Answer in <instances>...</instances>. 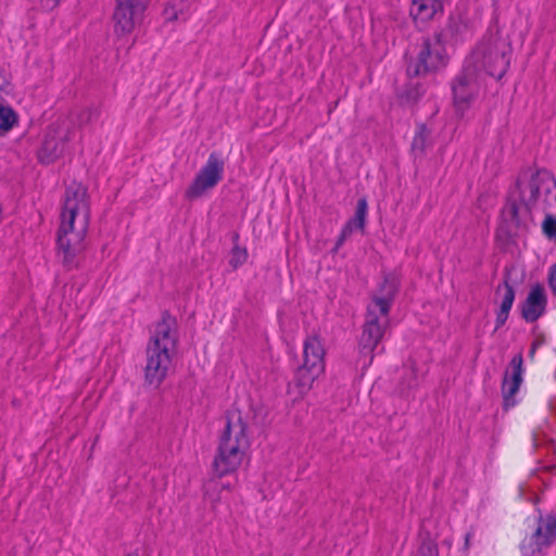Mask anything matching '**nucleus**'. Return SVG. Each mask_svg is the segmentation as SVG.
I'll return each instance as SVG.
<instances>
[{
  "label": "nucleus",
  "mask_w": 556,
  "mask_h": 556,
  "mask_svg": "<svg viewBox=\"0 0 556 556\" xmlns=\"http://www.w3.org/2000/svg\"><path fill=\"white\" fill-rule=\"evenodd\" d=\"M556 538V517L546 515L540 517L534 531L525 538L521 549L526 556H534L548 547Z\"/></svg>",
  "instance_id": "9b49d317"
},
{
  "label": "nucleus",
  "mask_w": 556,
  "mask_h": 556,
  "mask_svg": "<svg viewBox=\"0 0 556 556\" xmlns=\"http://www.w3.org/2000/svg\"><path fill=\"white\" fill-rule=\"evenodd\" d=\"M430 137V131L428 130L425 124H418L416 126L414 137L412 140L410 150L415 154V156H422L427 147Z\"/></svg>",
  "instance_id": "4be33fe9"
},
{
  "label": "nucleus",
  "mask_w": 556,
  "mask_h": 556,
  "mask_svg": "<svg viewBox=\"0 0 556 556\" xmlns=\"http://www.w3.org/2000/svg\"><path fill=\"white\" fill-rule=\"evenodd\" d=\"M224 170L225 163L223 159L218 153L212 152L187 188L185 198L192 201L204 195L207 190L213 189L222 181Z\"/></svg>",
  "instance_id": "6e6552de"
},
{
  "label": "nucleus",
  "mask_w": 556,
  "mask_h": 556,
  "mask_svg": "<svg viewBox=\"0 0 556 556\" xmlns=\"http://www.w3.org/2000/svg\"><path fill=\"white\" fill-rule=\"evenodd\" d=\"M547 304V295L543 285H533L522 306L521 313H544Z\"/></svg>",
  "instance_id": "a211bd4d"
},
{
  "label": "nucleus",
  "mask_w": 556,
  "mask_h": 556,
  "mask_svg": "<svg viewBox=\"0 0 556 556\" xmlns=\"http://www.w3.org/2000/svg\"><path fill=\"white\" fill-rule=\"evenodd\" d=\"M15 122L14 111L10 108L0 106V134L9 131Z\"/></svg>",
  "instance_id": "a878e982"
},
{
  "label": "nucleus",
  "mask_w": 556,
  "mask_h": 556,
  "mask_svg": "<svg viewBox=\"0 0 556 556\" xmlns=\"http://www.w3.org/2000/svg\"><path fill=\"white\" fill-rule=\"evenodd\" d=\"M251 440L248 426L240 417L229 419L220 438L213 470L218 477L232 475L250 463Z\"/></svg>",
  "instance_id": "7ed1b4c3"
},
{
  "label": "nucleus",
  "mask_w": 556,
  "mask_h": 556,
  "mask_svg": "<svg viewBox=\"0 0 556 556\" xmlns=\"http://www.w3.org/2000/svg\"><path fill=\"white\" fill-rule=\"evenodd\" d=\"M544 342H545L544 337L543 336H538L533 340L532 344H536V348L539 349Z\"/></svg>",
  "instance_id": "2f4dec72"
},
{
  "label": "nucleus",
  "mask_w": 556,
  "mask_h": 556,
  "mask_svg": "<svg viewBox=\"0 0 556 556\" xmlns=\"http://www.w3.org/2000/svg\"><path fill=\"white\" fill-rule=\"evenodd\" d=\"M323 374L324 372H313L312 368L300 366L296 369L293 379L288 383L287 393L289 399L292 402H298L304 399L312 390L314 382Z\"/></svg>",
  "instance_id": "ddd939ff"
},
{
  "label": "nucleus",
  "mask_w": 556,
  "mask_h": 556,
  "mask_svg": "<svg viewBox=\"0 0 556 556\" xmlns=\"http://www.w3.org/2000/svg\"><path fill=\"white\" fill-rule=\"evenodd\" d=\"M389 324V315H368L358 340L359 356L357 364L361 365L363 369L371 365L374 351L383 338Z\"/></svg>",
  "instance_id": "0eeeda50"
},
{
  "label": "nucleus",
  "mask_w": 556,
  "mask_h": 556,
  "mask_svg": "<svg viewBox=\"0 0 556 556\" xmlns=\"http://www.w3.org/2000/svg\"><path fill=\"white\" fill-rule=\"evenodd\" d=\"M127 556H140L138 552L129 553Z\"/></svg>",
  "instance_id": "e433bc0d"
},
{
  "label": "nucleus",
  "mask_w": 556,
  "mask_h": 556,
  "mask_svg": "<svg viewBox=\"0 0 556 556\" xmlns=\"http://www.w3.org/2000/svg\"><path fill=\"white\" fill-rule=\"evenodd\" d=\"M533 444L536 448L546 447L547 453H556V444L554 440L549 439L544 432H535L533 434Z\"/></svg>",
  "instance_id": "bb28decb"
},
{
  "label": "nucleus",
  "mask_w": 556,
  "mask_h": 556,
  "mask_svg": "<svg viewBox=\"0 0 556 556\" xmlns=\"http://www.w3.org/2000/svg\"><path fill=\"white\" fill-rule=\"evenodd\" d=\"M176 320L172 315L163 316L151 330L144 368L146 383L157 389L165 380L176 346Z\"/></svg>",
  "instance_id": "f03ea898"
},
{
  "label": "nucleus",
  "mask_w": 556,
  "mask_h": 556,
  "mask_svg": "<svg viewBox=\"0 0 556 556\" xmlns=\"http://www.w3.org/2000/svg\"><path fill=\"white\" fill-rule=\"evenodd\" d=\"M452 92L456 110L464 113L479 92L477 71L469 63L453 80Z\"/></svg>",
  "instance_id": "9d476101"
},
{
  "label": "nucleus",
  "mask_w": 556,
  "mask_h": 556,
  "mask_svg": "<svg viewBox=\"0 0 556 556\" xmlns=\"http://www.w3.org/2000/svg\"><path fill=\"white\" fill-rule=\"evenodd\" d=\"M510 270L505 269L503 285L496 289V301L500 303V313H509L515 300V290L509 281Z\"/></svg>",
  "instance_id": "aec40b11"
},
{
  "label": "nucleus",
  "mask_w": 556,
  "mask_h": 556,
  "mask_svg": "<svg viewBox=\"0 0 556 556\" xmlns=\"http://www.w3.org/2000/svg\"><path fill=\"white\" fill-rule=\"evenodd\" d=\"M396 293V283L393 279H384L377 294L374 296V302L380 313H389L391 304Z\"/></svg>",
  "instance_id": "6ab92c4d"
},
{
  "label": "nucleus",
  "mask_w": 556,
  "mask_h": 556,
  "mask_svg": "<svg viewBox=\"0 0 556 556\" xmlns=\"http://www.w3.org/2000/svg\"><path fill=\"white\" fill-rule=\"evenodd\" d=\"M425 372H426V370L424 367L412 366V378L407 382L408 388H413V387L417 386L418 378L422 377L425 375Z\"/></svg>",
  "instance_id": "c85d7f7f"
},
{
  "label": "nucleus",
  "mask_w": 556,
  "mask_h": 556,
  "mask_svg": "<svg viewBox=\"0 0 556 556\" xmlns=\"http://www.w3.org/2000/svg\"><path fill=\"white\" fill-rule=\"evenodd\" d=\"M232 242L233 245L230 251L229 265L236 270L248 261L249 254L245 248L239 245V233H233Z\"/></svg>",
  "instance_id": "b1692460"
},
{
  "label": "nucleus",
  "mask_w": 556,
  "mask_h": 556,
  "mask_svg": "<svg viewBox=\"0 0 556 556\" xmlns=\"http://www.w3.org/2000/svg\"><path fill=\"white\" fill-rule=\"evenodd\" d=\"M510 52L511 47L506 38L500 33L489 34L472 52L470 65L501 79L509 67Z\"/></svg>",
  "instance_id": "39448f33"
},
{
  "label": "nucleus",
  "mask_w": 556,
  "mask_h": 556,
  "mask_svg": "<svg viewBox=\"0 0 556 556\" xmlns=\"http://www.w3.org/2000/svg\"><path fill=\"white\" fill-rule=\"evenodd\" d=\"M517 189L527 213L536 207L546 210L556 203V179L546 169L525 173L517 180Z\"/></svg>",
  "instance_id": "20e7f679"
},
{
  "label": "nucleus",
  "mask_w": 556,
  "mask_h": 556,
  "mask_svg": "<svg viewBox=\"0 0 556 556\" xmlns=\"http://www.w3.org/2000/svg\"><path fill=\"white\" fill-rule=\"evenodd\" d=\"M542 232L549 240H556V217L546 214L542 223Z\"/></svg>",
  "instance_id": "cd10ccee"
},
{
  "label": "nucleus",
  "mask_w": 556,
  "mask_h": 556,
  "mask_svg": "<svg viewBox=\"0 0 556 556\" xmlns=\"http://www.w3.org/2000/svg\"><path fill=\"white\" fill-rule=\"evenodd\" d=\"M351 235L348 232V230L341 229L340 235L337 239L336 245L333 248V253H337L339 251V249L343 245V243Z\"/></svg>",
  "instance_id": "7c9ffc66"
},
{
  "label": "nucleus",
  "mask_w": 556,
  "mask_h": 556,
  "mask_svg": "<svg viewBox=\"0 0 556 556\" xmlns=\"http://www.w3.org/2000/svg\"><path fill=\"white\" fill-rule=\"evenodd\" d=\"M504 321H505V319H500V320H498V325L504 324Z\"/></svg>",
  "instance_id": "4c0bfd02"
},
{
  "label": "nucleus",
  "mask_w": 556,
  "mask_h": 556,
  "mask_svg": "<svg viewBox=\"0 0 556 556\" xmlns=\"http://www.w3.org/2000/svg\"><path fill=\"white\" fill-rule=\"evenodd\" d=\"M366 216L367 201L365 199H361L357 201L354 217L348 220L342 229L348 230L350 235L356 230L363 231L366 225Z\"/></svg>",
  "instance_id": "412c9836"
},
{
  "label": "nucleus",
  "mask_w": 556,
  "mask_h": 556,
  "mask_svg": "<svg viewBox=\"0 0 556 556\" xmlns=\"http://www.w3.org/2000/svg\"><path fill=\"white\" fill-rule=\"evenodd\" d=\"M150 0H117L114 11V33L118 37L130 35L141 25Z\"/></svg>",
  "instance_id": "1a4fd4ad"
},
{
  "label": "nucleus",
  "mask_w": 556,
  "mask_h": 556,
  "mask_svg": "<svg viewBox=\"0 0 556 556\" xmlns=\"http://www.w3.org/2000/svg\"><path fill=\"white\" fill-rule=\"evenodd\" d=\"M522 206L525 207L521 202L518 203L516 200H511L506 204L504 208V215L516 228H519L522 224Z\"/></svg>",
  "instance_id": "393cba45"
},
{
  "label": "nucleus",
  "mask_w": 556,
  "mask_h": 556,
  "mask_svg": "<svg viewBox=\"0 0 556 556\" xmlns=\"http://www.w3.org/2000/svg\"><path fill=\"white\" fill-rule=\"evenodd\" d=\"M447 0H413L410 16L416 24L425 25L432 21L438 14H443L444 4Z\"/></svg>",
  "instance_id": "dca6fc26"
},
{
  "label": "nucleus",
  "mask_w": 556,
  "mask_h": 556,
  "mask_svg": "<svg viewBox=\"0 0 556 556\" xmlns=\"http://www.w3.org/2000/svg\"><path fill=\"white\" fill-rule=\"evenodd\" d=\"M540 315H530V314H527V315H523L525 319L527 321H530V323H533L536 320V318L539 317Z\"/></svg>",
  "instance_id": "72a5a7b5"
},
{
  "label": "nucleus",
  "mask_w": 556,
  "mask_h": 556,
  "mask_svg": "<svg viewBox=\"0 0 556 556\" xmlns=\"http://www.w3.org/2000/svg\"><path fill=\"white\" fill-rule=\"evenodd\" d=\"M538 350L536 344H531L530 351H529V357L533 358L535 351Z\"/></svg>",
  "instance_id": "f704fd0d"
},
{
  "label": "nucleus",
  "mask_w": 556,
  "mask_h": 556,
  "mask_svg": "<svg viewBox=\"0 0 556 556\" xmlns=\"http://www.w3.org/2000/svg\"><path fill=\"white\" fill-rule=\"evenodd\" d=\"M189 7L184 1H173L164 9V17L166 21H187L190 17Z\"/></svg>",
  "instance_id": "5701e85b"
},
{
  "label": "nucleus",
  "mask_w": 556,
  "mask_h": 556,
  "mask_svg": "<svg viewBox=\"0 0 556 556\" xmlns=\"http://www.w3.org/2000/svg\"><path fill=\"white\" fill-rule=\"evenodd\" d=\"M90 220V207L87 189L72 182L64 192L58 230V249L63 263L76 264V256L84 250V241Z\"/></svg>",
  "instance_id": "f257e3e1"
},
{
  "label": "nucleus",
  "mask_w": 556,
  "mask_h": 556,
  "mask_svg": "<svg viewBox=\"0 0 556 556\" xmlns=\"http://www.w3.org/2000/svg\"><path fill=\"white\" fill-rule=\"evenodd\" d=\"M302 366L312 368L313 372L325 371V349L318 337L311 336L304 341Z\"/></svg>",
  "instance_id": "2eb2a0df"
},
{
  "label": "nucleus",
  "mask_w": 556,
  "mask_h": 556,
  "mask_svg": "<svg viewBox=\"0 0 556 556\" xmlns=\"http://www.w3.org/2000/svg\"><path fill=\"white\" fill-rule=\"evenodd\" d=\"M447 63L445 43L433 34L432 38L424 39L417 60L407 67V73L409 76L426 75L446 67Z\"/></svg>",
  "instance_id": "423d86ee"
},
{
  "label": "nucleus",
  "mask_w": 556,
  "mask_h": 556,
  "mask_svg": "<svg viewBox=\"0 0 556 556\" xmlns=\"http://www.w3.org/2000/svg\"><path fill=\"white\" fill-rule=\"evenodd\" d=\"M548 285L553 293L556 295V263L549 268Z\"/></svg>",
  "instance_id": "c756f323"
},
{
  "label": "nucleus",
  "mask_w": 556,
  "mask_h": 556,
  "mask_svg": "<svg viewBox=\"0 0 556 556\" xmlns=\"http://www.w3.org/2000/svg\"><path fill=\"white\" fill-rule=\"evenodd\" d=\"M555 466L545 467L532 475H530L526 481L520 483L519 485V496L528 502H538L539 494L538 492L542 489V485L547 486L551 481L548 476L549 469Z\"/></svg>",
  "instance_id": "f3484780"
},
{
  "label": "nucleus",
  "mask_w": 556,
  "mask_h": 556,
  "mask_svg": "<svg viewBox=\"0 0 556 556\" xmlns=\"http://www.w3.org/2000/svg\"><path fill=\"white\" fill-rule=\"evenodd\" d=\"M523 358L521 353H519L513 357L503 377L502 394L506 408L513 407L518 403L517 396L523 382Z\"/></svg>",
  "instance_id": "f8f14e48"
},
{
  "label": "nucleus",
  "mask_w": 556,
  "mask_h": 556,
  "mask_svg": "<svg viewBox=\"0 0 556 556\" xmlns=\"http://www.w3.org/2000/svg\"><path fill=\"white\" fill-rule=\"evenodd\" d=\"M434 35L445 45H456L466 40L471 35V30L464 16L452 14L445 26L435 31Z\"/></svg>",
  "instance_id": "4468645a"
},
{
  "label": "nucleus",
  "mask_w": 556,
  "mask_h": 556,
  "mask_svg": "<svg viewBox=\"0 0 556 556\" xmlns=\"http://www.w3.org/2000/svg\"><path fill=\"white\" fill-rule=\"evenodd\" d=\"M548 405L551 410L556 415V395L551 397Z\"/></svg>",
  "instance_id": "473e14b6"
},
{
  "label": "nucleus",
  "mask_w": 556,
  "mask_h": 556,
  "mask_svg": "<svg viewBox=\"0 0 556 556\" xmlns=\"http://www.w3.org/2000/svg\"><path fill=\"white\" fill-rule=\"evenodd\" d=\"M39 157H40L41 162H46V163H50L51 162L50 159H47V160L43 159V156L41 154L39 155Z\"/></svg>",
  "instance_id": "c9c22d12"
}]
</instances>
